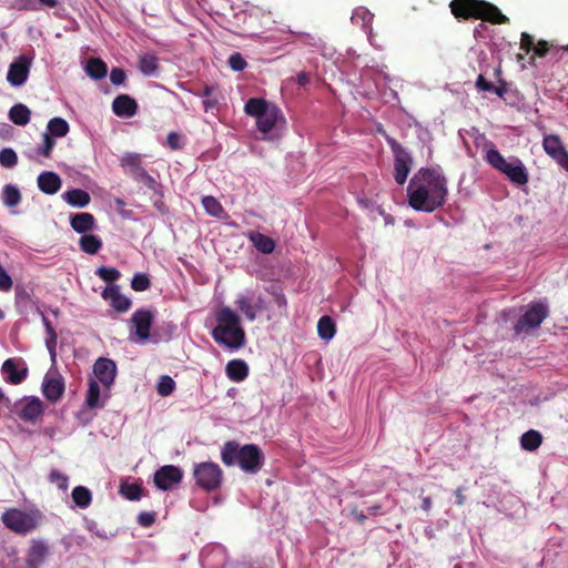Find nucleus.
I'll use <instances>...</instances> for the list:
<instances>
[{"label": "nucleus", "instance_id": "34", "mask_svg": "<svg viewBox=\"0 0 568 568\" xmlns=\"http://www.w3.org/2000/svg\"><path fill=\"white\" fill-rule=\"evenodd\" d=\"M1 200L6 206L14 207L21 202L22 195L18 186L7 184L2 189Z\"/></svg>", "mask_w": 568, "mask_h": 568}, {"label": "nucleus", "instance_id": "22", "mask_svg": "<svg viewBox=\"0 0 568 568\" xmlns=\"http://www.w3.org/2000/svg\"><path fill=\"white\" fill-rule=\"evenodd\" d=\"M37 182L40 191L49 195L58 193L62 185L61 178L55 172L51 171L40 173Z\"/></svg>", "mask_w": 568, "mask_h": 568}, {"label": "nucleus", "instance_id": "64", "mask_svg": "<svg viewBox=\"0 0 568 568\" xmlns=\"http://www.w3.org/2000/svg\"><path fill=\"white\" fill-rule=\"evenodd\" d=\"M352 515L359 525H364L367 519V516L363 511H357L356 509L352 510Z\"/></svg>", "mask_w": 568, "mask_h": 568}, {"label": "nucleus", "instance_id": "16", "mask_svg": "<svg viewBox=\"0 0 568 568\" xmlns=\"http://www.w3.org/2000/svg\"><path fill=\"white\" fill-rule=\"evenodd\" d=\"M154 321V314L146 308H138L131 316L130 322L133 324L136 336L145 341L150 337V329Z\"/></svg>", "mask_w": 568, "mask_h": 568}, {"label": "nucleus", "instance_id": "3", "mask_svg": "<svg viewBox=\"0 0 568 568\" xmlns=\"http://www.w3.org/2000/svg\"><path fill=\"white\" fill-rule=\"evenodd\" d=\"M221 459L226 466L237 464L245 473L256 474L264 464V454L255 444L240 446L239 443L230 440L222 447Z\"/></svg>", "mask_w": 568, "mask_h": 568}, {"label": "nucleus", "instance_id": "39", "mask_svg": "<svg viewBox=\"0 0 568 568\" xmlns=\"http://www.w3.org/2000/svg\"><path fill=\"white\" fill-rule=\"evenodd\" d=\"M69 123L62 118H53L48 123V134L50 136H65L69 132Z\"/></svg>", "mask_w": 568, "mask_h": 568}, {"label": "nucleus", "instance_id": "28", "mask_svg": "<svg viewBox=\"0 0 568 568\" xmlns=\"http://www.w3.org/2000/svg\"><path fill=\"white\" fill-rule=\"evenodd\" d=\"M30 118L31 111L22 103H17L9 110V119L16 125H27L30 122Z\"/></svg>", "mask_w": 568, "mask_h": 568}, {"label": "nucleus", "instance_id": "12", "mask_svg": "<svg viewBox=\"0 0 568 568\" xmlns=\"http://www.w3.org/2000/svg\"><path fill=\"white\" fill-rule=\"evenodd\" d=\"M542 148L545 152L556 163L568 171V151L566 150L562 141L556 134L545 135L542 140Z\"/></svg>", "mask_w": 568, "mask_h": 568}, {"label": "nucleus", "instance_id": "44", "mask_svg": "<svg viewBox=\"0 0 568 568\" xmlns=\"http://www.w3.org/2000/svg\"><path fill=\"white\" fill-rule=\"evenodd\" d=\"M151 286V281L145 273H136L131 280V288L135 292H144Z\"/></svg>", "mask_w": 568, "mask_h": 568}, {"label": "nucleus", "instance_id": "59", "mask_svg": "<svg viewBox=\"0 0 568 568\" xmlns=\"http://www.w3.org/2000/svg\"><path fill=\"white\" fill-rule=\"evenodd\" d=\"M166 141H168V145L172 150H179L182 148L181 142H180V135L176 132L169 133Z\"/></svg>", "mask_w": 568, "mask_h": 568}, {"label": "nucleus", "instance_id": "40", "mask_svg": "<svg viewBox=\"0 0 568 568\" xmlns=\"http://www.w3.org/2000/svg\"><path fill=\"white\" fill-rule=\"evenodd\" d=\"M202 205L205 212L211 216L221 219L225 214L222 204L214 196H203Z\"/></svg>", "mask_w": 568, "mask_h": 568}, {"label": "nucleus", "instance_id": "26", "mask_svg": "<svg viewBox=\"0 0 568 568\" xmlns=\"http://www.w3.org/2000/svg\"><path fill=\"white\" fill-rule=\"evenodd\" d=\"M226 376L233 382H242L248 375V366L243 359H232L225 367Z\"/></svg>", "mask_w": 568, "mask_h": 568}, {"label": "nucleus", "instance_id": "14", "mask_svg": "<svg viewBox=\"0 0 568 568\" xmlns=\"http://www.w3.org/2000/svg\"><path fill=\"white\" fill-rule=\"evenodd\" d=\"M183 478V471L173 465L160 467L154 474V484L159 489L169 490Z\"/></svg>", "mask_w": 568, "mask_h": 568}, {"label": "nucleus", "instance_id": "36", "mask_svg": "<svg viewBox=\"0 0 568 568\" xmlns=\"http://www.w3.org/2000/svg\"><path fill=\"white\" fill-rule=\"evenodd\" d=\"M71 497L73 503L82 509L88 508L92 501V493L85 486H75L71 493Z\"/></svg>", "mask_w": 568, "mask_h": 568}, {"label": "nucleus", "instance_id": "15", "mask_svg": "<svg viewBox=\"0 0 568 568\" xmlns=\"http://www.w3.org/2000/svg\"><path fill=\"white\" fill-rule=\"evenodd\" d=\"M50 555V547L45 540L32 539L26 554V564L29 568L42 566Z\"/></svg>", "mask_w": 568, "mask_h": 568}, {"label": "nucleus", "instance_id": "2", "mask_svg": "<svg viewBox=\"0 0 568 568\" xmlns=\"http://www.w3.org/2000/svg\"><path fill=\"white\" fill-rule=\"evenodd\" d=\"M216 326L212 338L220 345L239 349L245 344L246 335L240 315L229 306L221 307L215 315Z\"/></svg>", "mask_w": 568, "mask_h": 568}, {"label": "nucleus", "instance_id": "53", "mask_svg": "<svg viewBox=\"0 0 568 568\" xmlns=\"http://www.w3.org/2000/svg\"><path fill=\"white\" fill-rule=\"evenodd\" d=\"M535 48L534 37L527 32H523L520 37V49L526 53H529Z\"/></svg>", "mask_w": 568, "mask_h": 568}, {"label": "nucleus", "instance_id": "52", "mask_svg": "<svg viewBox=\"0 0 568 568\" xmlns=\"http://www.w3.org/2000/svg\"><path fill=\"white\" fill-rule=\"evenodd\" d=\"M551 47L552 44H550L548 41L539 40L537 43H535V48L532 51L535 55L544 58L550 51Z\"/></svg>", "mask_w": 568, "mask_h": 568}, {"label": "nucleus", "instance_id": "4", "mask_svg": "<svg viewBox=\"0 0 568 568\" xmlns=\"http://www.w3.org/2000/svg\"><path fill=\"white\" fill-rule=\"evenodd\" d=\"M450 11L456 19H479L493 24H506L509 18L493 3L485 0H452Z\"/></svg>", "mask_w": 568, "mask_h": 568}, {"label": "nucleus", "instance_id": "25", "mask_svg": "<svg viewBox=\"0 0 568 568\" xmlns=\"http://www.w3.org/2000/svg\"><path fill=\"white\" fill-rule=\"evenodd\" d=\"M71 227L77 232L84 235L94 227L95 219L91 213L82 212L77 213L70 219Z\"/></svg>", "mask_w": 568, "mask_h": 568}, {"label": "nucleus", "instance_id": "6", "mask_svg": "<svg viewBox=\"0 0 568 568\" xmlns=\"http://www.w3.org/2000/svg\"><path fill=\"white\" fill-rule=\"evenodd\" d=\"M43 519V515L39 510H22L11 508L6 510L1 520L3 525L18 535H28L34 531Z\"/></svg>", "mask_w": 568, "mask_h": 568}, {"label": "nucleus", "instance_id": "61", "mask_svg": "<svg viewBox=\"0 0 568 568\" xmlns=\"http://www.w3.org/2000/svg\"><path fill=\"white\" fill-rule=\"evenodd\" d=\"M124 201L121 200V199H115V205H116V209L119 210V213L123 216V217H131V211H126L124 210Z\"/></svg>", "mask_w": 568, "mask_h": 568}, {"label": "nucleus", "instance_id": "1", "mask_svg": "<svg viewBox=\"0 0 568 568\" xmlns=\"http://www.w3.org/2000/svg\"><path fill=\"white\" fill-rule=\"evenodd\" d=\"M447 195V179L434 168L418 170L407 187L408 204L420 212L432 213L444 206Z\"/></svg>", "mask_w": 568, "mask_h": 568}, {"label": "nucleus", "instance_id": "30", "mask_svg": "<svg viewBox=\"0 0 568 568\" xmlns=\"http://www.w3.org/2000/svg\"><path fill=\"white\" fill-rule=\"evenodd\" d=\"M270 105L271 103L262 98H251L246 101L244 111L247 115L257 119L263 115Z\"/></svg>", "mask_w": 568, "mask_h": 568}, {"label": "nucleus", "instance_id": "5", "mask_svg": "<svg viewBox=\"0 0 568 568\" xmlns=\"http://www.w3.org/2000/svg\"><path fill=\"white\" fill-rule=\"evenodd\" d=\"M486 161L494 169L505 174L511 183L517 185L528 183L529 174L520 159L513 156L507 161L498 150L490 149L487 151Z\"/></svg>", "mask_w": 568, "mask_h": 568}, {"label": "nucleus", "instance_id": "20", "mask_svg": "<svg viewBox=\"0 0 568 568\" xmlns=\"http://www.w3.org/2000/svg\"><path fill=\"white\" fill-rule=\"evenodd\" d=\"M29 67L30 62L24 57H20L16 62L10 64L7 80L12 85H22L28 79Z\"/></svg>", "mask_w": 568, "mask_h": 568}, {"label": "nucleus", "instance_id": "58", "mask_svg": "<svg viewBox=\"0 0 568 568\" xmlns=\"http://www.w3.org/2000/svg\"><path fill=\"white\" fill-rule=\"evenodd\" d=\"M302 42L304 44L313 45V47H320L322 44V39L320 37L310 34V33H303L301 34Z\"/></svg>", "mask_w": 568, "mask_h": 568}, {"label": "nucleus", "instance_id": "48", "mask_svg": "<svg viewBox=\"0 0 568 568\" xmlns=\"http://www.w3.org/2000/svg\"><path fill=\"white\" fill-rule=\"evenodd\" d=\"M122 493L130 500H139L142 497V487L138 484H129L122 487Z\"/></svg>", "mask_w": 568, "mask_h": 568}, {"label": "nucleus", "instance_id": "35", "mask_svg": "<svg viewBox=\"0 0 568 568\" xmlns=\"http://www.w3.org/2000/svg\"><path fill=\"white\" fill-rule=\"evenodd\" d=\"M318 336L324 341H331L336 333V325L332 317L324 315L317 322Z\"/></svg>", "mask_w": 568, "mask_h": 568}, {"label": "nucleus", "instance_id": "33", "mask_svg": "<svg viewBox=\"0 0 568 568\" xmlns=\"http://www.w3.org/2000/svg\"><path fill=\"white\" fill-rule=\"evenodd\" d=\"M80 248L88 254H97L102 247V241L98 235L84 234L79 240Z\"/></svg>", "mask_w": 568, "mask_h": 568}, {"label": "nucleus", "instance_id": "11", "mask_svg": "<svg viewBox=\"0 0 568 568\" xmlns=\"http://www.w3.org/2000/svg\"><path fill=\"white\" fill-rule=\"evenodd\" d=\"M235 305L250 322L255 321L258 313L266 310L265 300L262 295L254 297L253 295L240 294Z\"/></svg>", "mask_w": 568, "mask_h": 568}, {"label": "nucleus", "instance_id": "47", "mask_svg": "<svg viewBox=\"0 0 568 568\" xmlns=\"http://www.w3.org/2000/svg\"><path fill=\"white\" fill-rule=\"evenodd\" d=\"M174 388H175V382L171 376L163 375L160 377L156 389L161 396L171 395L173 393Z\"/></svg>", "mask_w": 568, "mask_h": 568}, {"label": "nucleus", "instance_id": "46", "mask_svg": "<svg viewBox=\"0 0 568 568\" xmlns=\"http://www.w3.org/2000/svg\"><path fill=\"white\" fill-rule=\"evenodd\" d=\"M18 163V155L14 150L4 148L0 151V165L3 168H13Z\"/></svg>", "mask_w": 568, "mask_h": 568}, {"label": "nucleus", "instance_id": "62", "mask_svg": "<svg viewBox=\"0 0 568 568\" xmlns=\"http://www.w3.org/2000/svg\"><path fill=\"white\" fill-rule=\"evenodd\" d=\"M455 497H456V504L462 506L465 504L466 501V497L464 496V488L463 487H458L456 490H455Z\"/></svg>", "mask_w": 568, "mask_h": 568}, {"label": "nucleus", "instance_id": "43", "mask_svg": "<svg viewBox=\"0 0 568 568\" xmlns=\"http://www.w3.org/2000/svg\"><path fill=\"white\" fill-rule=\"evenodd\" d=\"M95 274L111 285H114L113 283L121 277L120 271L115 267L100 266L97 268Z\"/></svg>", "mask_w": 568, "mask_h": 568}, {"label": "nucleus", "instance_id": "57", "mask_svg": "<svg viewBox=\"0 0 568 568\" xmlns=\"http://www.w3.org/2000/svg\"><path fill=\"white\" fill-rule=\"evenodd\" d=\"M476 87L480 91L490 92L494 89V84L486 80L483 74H479L476 80Z\"/></svg>", "mask_w": 568, "mask_h": 568}, {"label": "nucleus", "instance_id": "32", "mask_svg": "<svg viewBox=\"0 0 568 568\" xmlns=\"http://www.w3.org/2000/svg\"><path fill=\"white\" fill-rule=\"evenodd\" d=\"M85 71L92 79L101 80L106 75L108 67L101 59L91 58L87 62Z\"/></svg>", "mask_w": 568, "mask_h": 568}, {"label": "nucleus", "instance_id": "27", "mask_svg": "<svg viewBox=\"0 0 568 568\" xmlns=\"http://www.w3.org/2000/svg\"><path fill=\"white\" fill-rule=\"evenodd\" d=\"M62 199L73 207H85L91 201L90 194L81 189H71L64 192Z\"/></svg>", "mask_w": 568, "mask_h": 568}, {"label": "nucleus", "instance_id": "9", "mask_svg": "<svg viewBox=\"0 0 568 568\" xmlns=\"http://www.w3.org/2000/svg\"><path fill=\"white\" fill-rule=\"evenodd\" d=\"M193 476L197 486L207 491H212L221 486L223 471L217 464L205 462L194 467Z\"/></svg>", "mask_w": 568, "mask_h": 568}, {"label": "nucleus", "instance_id": "17", "mask_svg": "<svg viewBox=\"0 0 568 568\" xmlns=\"http://www.w3.org/2000/svg\"><path fill=\"white\" fill-rule=\"evenodd\" d=\"M101 296L103 300L108 301L110 306L118 313H125L132 306V301L125 295L121 294L119 285L106 286L103 290Z\"/></svg>", "mask_w": 568, "mask_h": 568}, {"label": "nucleus", "instance_id": "60", "mask_svg": "<svg viewBox=\"0 0 568 568\" xmlns=\"http://www.w3.org/2000/svg\"><path fill=\"white\" fill-rule=\"evenodd\" d=\"M273 296H274V301H275L276 305L280 308H285L286 307L287 301H286L285 295L282 292L274 291L273 292Z\"/></svg>", "mask_w": 568, "mask_h": 568}, {"label": "nucleus", "instance_id": "42", "mask_svg": "<svg viewBox=\"0 0 568 568\" xmlns=\"http://www.w3.org/2000/svg\"><path fill=\"white\" fill-rule=\"evenodd\" d=\"M215 90H216V87H214V85H205L203 88V91L199 94L200 97L204 98L203 108H204L205 112L212 111L219 104L217 98L214 97Z\"/></svg>", "mask_w": 568, "mask_h": 568}, {"label": "nucleus", "instance_id": "31", "mask_svg": "<svg viewBox=\"0 0 568 568\" xmlns=\"http://www.w3.org/2000/svg\"><path fill=\"white\" fill-rule=\"evenodd\" d=\"M139 70L146 77L159 70V58L153 53H145L139 57Z\"/></svg>", "mask_w": 568, "mask_h": 568}, {"label": "nucleus", "instance_id": "50", "mask_svg": "<svg viewBox=\"0 0 568 568\" xmlns=\"http://www.w3.org/2000/svg\"><path fill=\"white\" fill-rule=\"evenodd\" d=\"M55 145V141L50 136L48 133L43 134V145L39 150V153L42 154L45 158H49L51 155V152Z\"/></svg>", "mask_w": 568, "mask_h": 568}, {"label": "nucleus", "instance_id": "45", "mask_svg": "<svg viewBox=\"0 0 568 568\" xmlns=\"http://www.w3.org/2000/svg\"><path fill=\"white\" fill-rule=\"evenodd\" d=\"M48 480L63 491L69 487V477L58 469H51Z\"/></svg>", "mask_w": 568, "mask_h": 568}, {"label": "nucleus", "instance_id": "63", "mask_svg": "<svg viewBox=\"0 0 568 568\" xmlns=\"http://www.w3.org/2000/svg\"><path fill=\"white\" fill-rule=\"evenodd\" d=\"M296 82L298 85L304 87L310 82V75L306 72H301L296 77Z\"/></svg>", "mask_w": 568, "mask_h": 568}, {"label": "nucleus", "instance_id": "10", "mask_svg": "<svg viewBox=\"0 0 568 568\" xmlns=\"http://www.w3.org/2000/svg\"><path fill=\"white\" fill-rule=\"evenodd\" d=\"M548 307L542 302H534L529 304L527 311L518 318L514 326L516 334L527 333L537 328L548 316Z\"/></svg>", "mask_w": 568, "mask_h": 568}, {"label": "nucleus", "instance_id": "7", "mask_svg": "<svg viewBox=\"0 0 568 568\" xmlns=\"http://www.w3.org/2000/svg\"><path fill=\"white\" fill-rule=\"evenodd\" d=\"M120 165L124 174L129 175L135 182L143 184L150 190H155L158 182L145 170L141 154L125 153L120 160Z\"/></svg>", "mask_w": 568, "mask_h": 568}, {"label": "nucleus", "instance_id": "49", "mask_svg": "<svg viewBox=\"0 0 568 568\" xmlns=\"http://www.w3.org/2000/svg\"><path fill=\"white\" fill-rule=\"evenodd\" d=\"M229 65L233 71H243L247 63L241 53L235 52L230 55Z\"/></svg>", "mask_w": 568, "mask_h": 568}, {"label": "nucleus", "instance_id": "19", "mask_svg": "<svg viewBox=\"0 0 568 568\" xmlns=\"http://www.w3.org/2000/svg\"><path fill=\"white\" fill-rule=\"evenodd\" d=\"M43 415V404L38 397L27 398L18 412L23 422L36 423Z\"/></svg>", "mask_w": 568, "mask_h": 568}, {"label": "nucleus", "instance_id": "37", "mask_svg": "<svg viewBox=\"0 0 568 568\" xmlns=\"http://www.w3.org/2000/svg\"><path fill=\"white\" fill-rule=\"evenodd\" d=\"M542 443V436L538 430L530 429L521 435L520 445L525 450L534 452Z\"/></svg>", "mask_w": 568, "mask_h": 568}, {"label": "nucleus", "instance_id": "56", "mask_svg": "<svg viewBox=\"0 0 568 568\" xmlns=\"http://www.w3.org/2000/svg\"><path fill=\"white\" fill-rule=\"evenodd\" d=\"M508 83L504 79L497 80V85H494L490 92L496 93L499 98H504V95L508 92Z\"/></svg>", "mask_w": 568, "mask_h": 568}, {"label": "nucleus", "instance_id": "41", "mask_svg": "<svg viewBox=\"0 0 568 568\" xmlns=\"http://www.w3.org/2000/svg\"><path fill=\"white\" fill-rule=\"evenodd\" d=\"M85 403L89 408H97L102 406V403L100 402V386L95 379L89 381Z\"/></svg>", "mask_w": 568, "mask_h": 568}, {"label": "nucleus", "instance_id": "51", "mask_svg": "<svg viewBox=\"0 0 568 568\" xmlns=\"http://www.w3.org/2000/svg\"><path fill=\"white\" fill-rule=\"evenodd\" d=\"M126 79V73L121 68H113L110 72V81L114 85L123 84Z\"/></svg>", "mask_w": 568, "mask_h": 568}, {"label": "nucleus", "instance_id": "18", "mask_svg": "<svg viewBox=\"0 0 568 568\" xmlns=\"http://www.w3.org/2000/svg\"><path fill=\"white\" fill-rule=\"evenodd\" d=\"M93 373L103 386L110 387L116 376V365L114 361L110 358L100 357L93 365Z\"/></svg>", "mask_w": 568, "mask_h": 568}, {"label": "nucleus", "instance_id": "23", "mask_svg": "<svg viewBox=\"0 0 568 568\" xmlns=\"http://www.w3.org/2000/svg\"><path fill=\"white\" fill-rule=\"evenodd\" d=\"M281 118V110L276 105L271 104L263 115L256 119V126L263 134H267L275 128Z\"/></svg>", "mask_w": 568, "mask_h": 568}, {"label": "nucleus", "instance_id": "29", "mask_svg": "<svg viewBox=\"0 0 568 568\" xmlns=\"http://www.w3.org/2000/svg\"><path fill=\"white\" fill-rule=\"evenodd\" d=\"M42 323L44 325L45 332H47V338H45V346L50 354V358L52 363H55L57 361V333L51 324V322L48 320L47 316L42 315Z\"/></svg>", "mask_w": 568, "mask_h": 568}, {"label": "nucleus", "instance_id": "24", "mask_svg": "<svg viewBox=\"0 0 568 568\" xmlns=\"http://www.w3.org/2000/svg\"><path fill=\"white\" fill-rule=\"evenodd\" d=\"M44 397L51 402H58L64 393V383L62 378H49L43 382L42 386Z\"/></svg>", "mask_w": 568, "mask_h": 568}, {"label": "nucleus", "instance_id": "54", "mask_svg": "<svg viewBox=\"0 0 568 568\" xmlns=\"http://www.w3.org/2000/svg\"><path fill=\"white\" fill-rule=\"evenodd\" d=\"M12 278L7 271L0 265V291L8 292L12 287Z\"/></svg>", "mask_w": 568, "mask_h": 568}, {"label": "nucleus", "instance_id": "8", "mask_svg": "<svg viewBox=\"0 0 568 568\" xmlns=\"http://www.w3.org/2000/svg\"><path fill=\"white\" fill-rule=\"evenodd\" d=\"M386 141L394 154V179L397 184L403 185L412 170L413 159L394 138L387 136Z\"/></svg>", "mask_w": 568, "mask_h": 568}, {"label": "nucleus", "instance_id": "38", "mask_svg": "<svg viewBox=\"0 0 568 568\" xmlns=\"http://www.w3.org/2000/svg\"><path fill=\"white\" fill-rule=\"evenodd\" d=\"M250 239L256 250L263 254H270L275 248V242L270 236L262 233H254Z\"/></svg>", "mask_w": 568, "mask_h": 568}, {"label": "nucleus", "instance_id": "55", "mask_svg": "<svg viewBox=\"0 0 568 568\" xmlns=\"http://www.w3.org/2000/svg\"><path fill=\"white\" fill-rule=\"evenodd\" d=\"M155 521V514L143 511L138 516V523L142 527H150Z\"/></svg>", "mask_w": 568, "mask_h": 568}, {"label": "nucleus", "instance_id": "21", "mask_svg": "<svg viewBox=\"0 0 568 568\" xmlns=\"http://www.w3.org/2000/svg\"><path fill=\"white\" fill-rule=\"evenodd\" d=\"M138 102L129 94H120L112 102V110L115 115L121 118H131L136 114Z\"/></svg>", "mask_w": 568, "mask_h": 568}, {"label": "nucleus", "instance_id": "13", "mask_svg": "<svg viewBox=\"0 0 568 568\" xmlns=\"http://www.w3.org/2000/svg\"><path fill=\"white\" fill-rule=\"evenodd\" d=\"M6 381L12 385L21 384L28 376V367L22 358H8L1 366Z\"/></svg>", "mask_w": 568, "mask_h": 568}]
</instances>
